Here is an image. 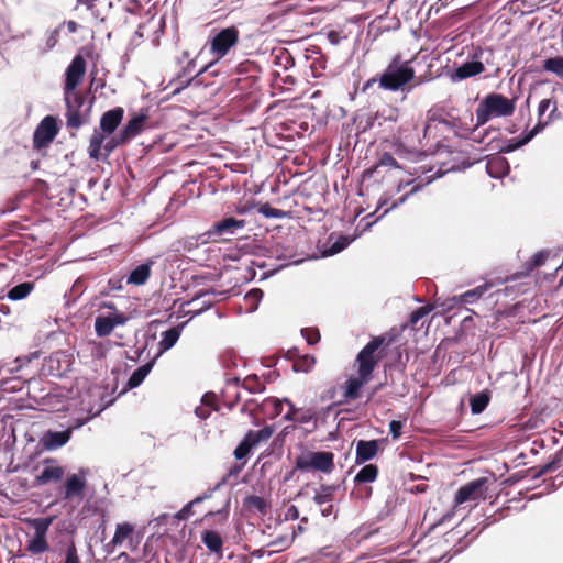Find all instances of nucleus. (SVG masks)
<instances>
[{
    "mask_svg": "<svg viewBox=\"0 0 563 563\" xmlns=\"http://www.w3.org/2000/svg\"><path fill=\"white\" fill-rule=\"evenodd\" d=\"M427 76L416 77L412 60L402 59L400 54L395 55L379 76L366 80L362 87V92H368L375 85L386 91H407L410 92L417 86L428 81Z\"/></svg>",
    "mask_w": 563,
    "mask_h": 563,
    "instance_id": "obj_1",
    "label": "nucleus"
},
{
    "mask_svg": "<svg viewBox=\"0 0 563 563\" xmlns=\"http://www.w3.org/2000/svg\"><path fill=\"white\" fill-rule=\"evenodd\" d=\"M516 109V98L508 99L496 92L486 95L476 108V126L486 124L493 117H509Z\"/></svg>",
    "mask_w": 563,
    "mask_h": 563,
    "instance_id": "obj_2",
    "label": "nucleus"
},
{
    "mask_svg": "<svg viewBox=\"0 0 563 563\" xmlns=\"http://www.w3.org/2000/svg\"><path fill=\"white\" fill-rule=\"evenodd\" d=\"M64 101L66 104L65 117L68 128L78 130L90 121L95 97L87 98L76 91L75 93H64Z\"/></svg>",
    "mask_w": 563,
    "mask_h": 563,
    "instance_id": "obj_3",
    "label": "nucleus"
},
{
    "mask_svg": "<svg viewBox=\"0 0 563 563\" xmlns=\"http://www.w3.org/2000/svg\"><path fill=\"white\" fill-rule=\"evenodd\" d=\"M428 124L426 129L430 128V124L435 122L444 125L448 130L452 131L457 137H466L472 133L471 126L463 122L462 119L451 115L443 108L431 109L428 111Z\"/></svg>",
    "mask_w": 563,
    "mask_h": 563,
    "instance_id": "obj_4",
    "label": "nucleus"
},
{
    "mask_svg": "<svg viewBox=\"0 0 563 563\" xmlns=\"http://www.w3.org/2000/svg\"><path fill=\"white\" fill-rule=\"evenodd\" d=\"M384 343L383 338H373L357 354V373L363 379H369L378 363V357L375 355L377 350Z\"/></svg>",
    "mask_w": 563,
    "mask_h": 563,
    "instance_id": "obj_5",
    "label": "nucleus"
},
{
    "mask_svg": "<svg viewBox=\"0 0 563 563\" xmlns=\"http://www.w3.org/2000/svg\"><path fill=\"white\" fill-rule=\"evenodd\" d=\"M246 224L244 219H236L234 217H224L223 219L214 222L211 228L205 232L207 239L202 241V243H208L210 241L217 242L219 240H228L229 236H232L238 233L239 230H242Z\"/></svg>",
    "mask_w": 563,
    "mask_h": 563,
    "instance_id": "obj_6",
    "label": "nucleus"
},
{
    "mask_svg": "<svg viewBox=\"0 0 563 563\" xmlns=\"http://www.w3.org/2000/svg\"><path fill=\"white\" fill-rule=\"evenodd\" d=\"M85 423V420H76L74 424H69L63 430H52L48 429L43 432L40 438V445L45 451H55L62 446H64L70 440L75 430L81 428Z\"/></svg>",
    "mask_w": 563,
    "mask_h": 563,
    "instance_id": "obj_7",
    "label": "nucleus"
},
{
    "mask_svg": "<svg viewBox=\"0 0 563 563\" xmlns=\"http://www.w3.org/2000/svg\"><path fill=\"white\" fill-rule=\"evenodd\" d=\"M339 489L335 484H321L319 488H313V503L318 506L322 517L332 519L336 518L334 507V494Z\"/></svg>",
    "mask_w": 563,
    "mask_h": 563,
    "instance_id": "obj_8",
    "label": "nucleus"
},
{
    "mask_svg": "<svg viewBox=\"0 0 563 563\" xmlns=\"http://www.w3.org/2000/svg\"><path fill=\"white\" fill-rule=\"evenodd\" d=\"M59 126L57 118L46 115L36 126L33 134V146L36 150L47 147L58 134Z\"/></svg>",
    "mask_w": 563,
    "mask_h": 563,
    "instance_id": "obj_9",
    "label": "nucleus"
},
{
    "mask_svg": "<svg viewBox=\"0 0 563 563\" xmlns=\"http://www.w3.org/2000/svg\"><path fill=\"white\" fill-rule=\"evenodd\" d=\"M239 41V30L229 26L220 30L210 41V49L218 58L225 56Z\"/></svg>",
    "mask_w": 563,
    "mask_h": 563,
    "instance_id": "obj_10",
    "label": "nucleus"
},
{
    "mask_svg": "<svg viewBox=\"0 0 563 563\" xmlns=\"http://www.w3.org/2000/svg\"><path fill=\"white\" fill-rule=\"evenodd\" d=\"M86 73V62L82 56L73 58L65 71L64 93H75Z\"/></svg>",
    "mask_w": 563,
    "mask_h": 563,
    "instance_id": "obj_11",
    "label": "nucleus"
},
{
    "mask_svg": "<svg viewBox=\"0 0 563 563\" xmlns=\"http://www.w3.org/2000/svg\"><path fill=\"white\" fill-rule=\"evenodd\" d=\"M485 70L484 64L478 60V55H474V59L466 60L452 70H448V76L452 82L462 81L474 77Z\"/></svg>",
    "mask_w": 563,
    "mask_h": 563,
    "instance_id": "obj_12",
    "label": "nucleus"
},
{
    "mask_svg": "<svg viewBox=\"0 0 563 563\" xmlns=\"http://www.w3.org/2000/svg\"><path fill=\"white\" fill-rule=\"evenodd\" d=\"M87 471L81 468L79 473H74L67 476L63 485V499L70 500L75 497H81L87 487L86 482Z\"/></svg>",
    "mask_w": 563,
    "mask_h": 563,
    "instance_id": "obj_13",
    "label": "nucleus"
},
{
    "mask_svg": "<svg viewBox=\"0 0 563 563\" xmlns=\"http://www.w3.org/2000/svg\"><path fill=\"white\" fill-rule=\"evenodd\" d=\"M487 482L488 479L486 477H479L461 486L455 494V506L479 498L483 495V488Z\"/></svg>",
    "mask_w": 563,
    "mask_h": 563,
    "instance_id": "obj_14",
    "label": "nucleus"
},
{
    "mask_svg": "<svg viewBox=\"0 0 563 563\" xmlns=\"http://www.w3.org/2000/svg\"><path fill=\"white\" fill-rule=\"evenodd\" d=\"M147 120V109H141L139 113L133 114L120 131L121 140H128V142H130L132 139L137 136L143 131Z\"/></svg>",
    "mask_w": 563,
    "mask_h": 563,
    "instance_id": "obj_15",
    "label": "nucleus"
},
{
    "mask_svg": "<svg viewBox=\"0 0 563 563\" xmlns=\"http://www.w3.org/2000/svg\"><path fill=\"white\" fill-rule=\"evenodd\" d=\"M123 115L124 110L121 107H115L106 111L100 119V130L107 135L113 134L118 126L121 124Z\"/></svg>",
    "mask_w": 563,
    "mask_h": 563,
    "instance_id": "obj_16",
    "label": "nucleus"
},
{
    "mask_svg": "<svg viewBox=\"0 0 563 563\" xmlns=\"http://www.w3.org/2000/svg\"><path fill=\"white\" fill-rule=\"evenodd\" d=\"M486 172L489 177L501 179L509 174L510 165L504 156L497 154L487 159Z\"/></svg>",
    "mask_w": 563,
    "mask_h": 563,
    "instance_id": "obj_17",
    "label": "nucleus"
},
{
    "mask_svg": "<svg viewBox=\"0 0 563 563\" xmlns=\"http://www.w3.org/2000/svg\"><path fill=\"white\" fill-rule=\"evenodd\" d=\"M378 452L377 440H358L356 442V464L365 463L376 456Z\"/></svg>",
    "mask_w": 563,
    "mask_h": 563,
    "instance_id": "obj_18",
    "label": "nucleus"
},
{
    "mask_svg": "<svg viewBox=\"0 0 563 563\" xmlns=\"http://www.w3.org/2000/svg\"><path fill=\"white\" fill-rule=\"evenodd\" d=\"M181 325L172 327L162 332V339L158 343V353L154 356L156 360L166 351L170 350L179 340L181 334Z\"/></svg>",
    "mask_w": 563,
    "mask_h": 563,
    "instance_id": "obj_19",
    "label": "nucleus"
},
{
    "mask_svg": "<svg viewBox=\"0 0 563 563\" xmlns=\"http://www.w3.org/2000/svg\"><path fill=\"white\" fill-rule=\"evenodd\" d=\"M311 457L312 470H317L322 473H330L334 467V454L332 452H311Z\"/></svg>",
    "mask_w": 563,
    "mask_h": 563,
    "instance_id": "obj_20",
    "label": "nucleus"
},
{
    "mask_svg": "<svg viewBox=\"0 0 563 563\" xmlns=\"http://www.w3.org/2000/svg\"><path fill=\"white\" fill-rule=\"evenodd\" d=\"M227 482V478L223 477L219 483H217L213 487L208 488L206 492H203L201 495L195 497L190 503H188L179 512L178 518L179 519H186L190 515V510L195 505L201 504L202 501L209 499L212 497L213 493L220 489L222 485H224Z\"/></svg>",
    "mask_w": 563,
    "mask_h": 563,
    "instance_id": "obj_21",
    "label": "nucleus"
},
{
    "mask_svg": "<svg viewBox=\"0 0 563 563\" xmlns=\"http://www.w3.org/2000/svg\"><path fill=\"white\" fill-rule=\"evenodd\" d=\"M227 482V478L223 477L219 483H217L213 487L208 488L206 492H203L201 495L195 497L190 503H188L179 512L178 518L179 519H186L190 515V510L195 505L201 504L202 501L209 499L212 497L213 493L220 489L222 485H224Z\"/></svg>",
    "mask_w": 563,
    "mask_h": 563,
    "instance_id": "obj_22",
    "label": "nucleus"
},
{
    "mask_svg": "<svg viewBox=\"0 0 563 563\" xmlns=\"http://www.w3.org/2000/svg\"><path fill=\"white\" fill-rule=\"evenodd\" d=\"M227 482V478L223 477L219 483H217L213 487L208 488L206 492H203L201 495L195 497L190 503H188L179 512L178 518L179 519H186L190 515V510L195 505L201 504L202 501L209 499L212 497L213 493L220 489L222 485H224Z\"/></svg>",
    "mask_w": 563,
    "mask_h": 563,
    "instance_id": "obj_23",
    "label": "nucleus"
},
{
    "mask_svg": "<svg viewBox=\"0 0 563 563\" xmlns=\"http://www.w3.org/2000/svg\"><path fill=\"white\" fill-rule=\"evenodd\" d=\"M65 470L62 466H45L41 474L35 477V486L58 482L63 478Z\"/></svg>",
    "mask_w": 563,
    "mask_h": 563,
    "instance_id": "obj_24",
    "label": "nucleus"
},
{
    "mask_svg": "<svg viewBox=\"0 0 563 563\" xmlns=\"http://www.w3.org/2000/svg\"><path fill=\"white\" fill-rule=\"evenodd\" d=\"M152 262L143 263L134 267L128 278L126 283L135 286L144 285L151 275Z\"/></svg>",
    "mask_w": 563,
    "mask_h": 563,
    "instance_id": "obj_25",
    "label": "nucleus"
},
{
    "mask_svg": "<svg viewBox=\"0 0 563 563\" xmlns=\"http://www.w3.org/2000/svg\"><path fill=\"white\" fill-rule=\"evenodd\" d=\"M156 362V357H153L151 361L137 367L129 377L126 387L130 389L139 387L145 379V377L152 371L154 364Z\"/></svg>",
    "mask_w": 563,
    "mask_h": 563,
    "instance_id": "obj_26",
    "label": "nucleus"
},
{
    "mask_svg": "<svg viewBox=\"0 0 563 563\" xmlns=\"http://www.w3.org/2000/svg\"><path fill=\"white\" fill-rule=\"evenodd\" d=\"M205 239H207V235H205V233L179 239L173 243V250L178 253L192 252L199 246L200 243L203 244L202 241Z\"/></svg>",
    "mask_w": 563,
    "mask_h": 563,
    "instance_id": "obj_27",
    "label": "nucleus"
},
{
    "mask_svg": "<svg viewBox=\"0 0 563 563\" xmlns=\"http://www.w3.org/2000/svg\"><path fill=\"white\" fill-rule=\"evenodd\" d=\"M243 507L247 511H254L265 516L268 512L269 503L261 496L250 495L243 499Z\"/></svg>",
    "mask_w": 563,
    "mask_h": 563,
    "instance_id": "obj_28",
    "label": "nucleus"
},
{
    "mask_svg": "<svg viewBox=\"0 0 563 563\" xmlns=\"http://www.w3.org/2000/svg\"><path fill=\"white\" fill-rule=\"evenodd\" d=\"M106 135L101 130L95 129L88 146V154L91 159L99 161L101 158Z\"/></svg>",
    "mask_w": 563,
    "mask_h": 563,
    "instance_id": "obj_29",
    "label": "nucleus"
},
{
    "mask_svg": "<svg viewBox=\"0 0 563 563\" xmlns=\"http://www.w3.org/2000/svg\"><path fill=\"white\" fill-rule=\"evenodd\" d=\"M490 401V391L488 389H484L477 394H474L470 397V407L473 415L482 413L488 406Z\"/></svg>",
    "mask_w": 563,
    "mask_h": 563,
    "instance_id": "obj_30",
    "label": "nucleus"
},
{
    "mask_svg": "<svg viewBox=\"0 0 563 563\" xmlns=\"http://www.w3.org/2000/svg\"><path fill=\"white\" fill-rule=\"evenodd\" d=\"M285 401L275 397L265 398L257 405L263 413H268L271 418H276L282 413L283 405Z\"/></svg>",
    "mask_w": 563,
    "mask_h": 563,
    "instance_id": "obj_31",
    "label": "nucleus"
},
{
    "mask_svg": "<svg viewBox=\"0 0 563 563\" xmlns=\"http://www.w3.org/2000/svg\"><path fill=\"white\" fill-rule=\"evenodd\" d=\"M201 541L210 552L218 553L222 550V538L214 530H205L201 533Z\"/></svg>",
    "mask_w": 563,
    "mask_h": 563,
    "instance_id": "obj_32",
    "label": "nucleus"
},
{
    "mask_svg": "<svg viewBox=\"0 0 563 563\" xmlns=\"http://www.w3.org/2000/svg\"><path fill=\"white\" fill-rule=\"evenodd\" d=\"M274 432L273 426H265L264 428L260 430H250L244 438L246 441L250 442V444L254 448L258 443L268 440Z\"/></svg>",
    "mask_w": 563,
    "mask_h": 563,
    "instance_id": "obj_33",
    "label": "nucleus"
},
{
    "mask_svg": "<svg viewBox=\"0 0 563 563\" xmlns=\"http://www.w3.org/2000/svg\"><path fill=\"white\" fill-rule=\"evenodd\" d=\"M378 467L375 464L363 466L354 477L356 484L372 483L377 478Z\"/></svg>",
    "mask_w": 563,
    "mask_h": 563,
    "instance_id": "obj_34",
    "label": "nucleus"
},
{
    "mask_svg": "<svg viewBox=\"0 0 563 563\" xmlns=\"http://www.w3.org/2000/svg\"><path fill=\"white\" fill-rule=\"evenodd\" d=\"M33 289V283L24 282L9 289L7 297L12 301L22 300L29 296Z\"/></svg>",
    "mask_w": 563,
    "mask_h": 563,
    "instance_id": "obj_35",
    "label": "nucleus"
},
{
    "mask_svg": "<svg viewBox=\"0 0 563 563\" xmlns=\"http://www.w3.org/2000/svg\"><path fill=\"white\" fill-rule=\"evenodd\" d=\"M369 379H363L360 375L358 377H350L346 380L345 396L350 399L358 398L362 386Z\"/></svg>",
    "mask_w": 563,
    "mask_h": 563,
    "instance_id": "obj_36",
    "label": "nucleus"
},
{
    "mask_svg": "<svg viewBox=\"0 0 563 563\" xmlns=\"http://www.w3.org/2000/svg\"><path fill=\"white\" fill-rule=\"evenodd\" d=\"M543 69L563 80V56L549 57L543 62Z\"/></svg>",
    "mask_w": 563,
    "mask_h": 563,
    "instance_id": "obj_37",
    "label": "nucleus"
},
{
    "mask_svg": "<svg viewBox=\"0 0 563 563\" xmlns=\"http://www.w3.org/2000/svg\"><path fill=\"white\" fill-rule=\"evenodd\" d=\"M489 287H490V285H488V284L479 285V286L462 294L460 296V299L464 303H474L475 301H477L481 297H483L487 292Z\"/></svg>",
    "mask_w": 563,
    "mask_h": 563,
    "instance_id": "obj_38",
    "label": "nucleus"
},
{
    "mask_svg": "<svg viewBox=\"0 0 563 563\" xmlns=\"http://www.w3.org/2000/svg\"><path fill=\"white\" fill-rule=\"evenodd\" d=\"M563 460V449H561L559 452H556L551 461L548 463L541 465L537 473L534 474V477L538 478L547 473L554 472L560 467V464Z\"/></svg>",
    "mask_w": 563,
    "mask_h": 563,
    "instance_id": "obj_39",
    "label": "nucleus"
},
{
    "mask_svg": "<svg viewBox=\"0 0 563 563\" xmlns=\"http://www.w3.org/2000/svg\"><path fill=\"white\" fill-rule=\"evenodd\" d=\"M353 240L354 238H350L347 235L338 236L335 241L331 244V246L323 252V255L332 256L342 252L353 242Z\"/></svg>",
    "mask_w": 563,
    "mask_h": 563,
    "instance_id": "obj_40",
    "label": "nucleus"
},
{
    "mask_svg": "<svg viewBox=\"0 0 563 563\" xmlns=\"http://www.w3.org/2000/svg\"><path fill=\"white\" fill-rule=\"evenodd\" d=\"M115 327V322H112L109 317H97L95 321V331L98 336L109 335Z\"/></svg>",
    "mask_w": 563,
    "mask_h": 563,
    "instance_id": "obj_41",
    "label": "nucleus"
},
{
    "mask_svg": "<svg viewBox=\"0 0 563 563\" xmlns=\"http://www.w3.org/2000/svg\"><path fill=\"white\" fill-rule=\"evenodd\" d=\"M222 397L225 406L229 410H232L235 404L241 400V395L238 389H234V385L227 384L225 388L222 391Z\"/></svg>",
    "mask_w": 563,
    "mask_h": 563,
    "instance_id": "obj_42",
    "label": "nucleus"
},
{
    "mask_svg": "<svg viewBox=\"0 0 563 563\" xmlns=\"http://www.w3.org/2000/svg\"><path fill=\"white\" fill-rule=\"evenodd\" d=\"M242 388L247 390L250 394L263 393L266 389L257 375H249L245 377L242 382Z\"/></svg>",
    "mask_w": 563,
    "mask_h": 563,
    "instance_id": "obj_43",
    "label": "nucleus"
},
{
    "mask_svg": "<svg viewBox=\"0 0 563 563\" xmlns=\"http://www.w3.org/2000/svg\"><path fill=\"white\" fill-rule=\"evenodd\" d=\"M54 517H42V518H35L32 519L31 526L34 529V536H44L46 537V533L49 529V526L53 523Z\"/></svg>",
    "mask_w": 563,
    "mask_h": 563,
    "instance_id": "obj_44",
    "label": "nucleus"
},
{
    "mask_svg": "<svg viewBox=\"0 0 563 563\" xmlns=\"http://www.w3.org/2000/svg\"><path fill=\"white\" fill-rule=\"evenodd\" d=\"M314 364H316L314 356H312L310 354H305V355L298 356V358L295 361V364H292V368L295 372L308 373L312 369Z\"/></svg>",
    "mask_w": 563,
    "mask_h": 563,
    "instance_id": "obj_45",
    "label": "nucleus"
},
{
    "mask_svg": "<svg viewBox=\"0 0 563 563\" xmlns=\"http://www.w3.org/2000/svg\"><path fill=\"white\" fill-rule=\"evenodd\" d=\"M27 550L33 554H41L48 550L46 537L34 536L27 543Z\"/></svg>",
    "mask_w": 563,
    "mask_h": 563,
    "instance_id": "obj_46",
    "label": "nucleus"
},
{
    "mask_svg": "<svg viewBox=\"0 0 563 563\" xmlns=\"http://www.w3.org/2000/svg\"><path fill=\"white\" fill-rule=\"evenodd\" d=\"M274 64L287 70L295 65V60L287 49H282L274 56Z\"/></svg>",
    "mask_w": 563,
    "mask_h": 563,
    "instance_id": "obj_47",
    "label": "nucleus"
},
{
    "mask_svg": "<svg viewBox=\"0 0 563 563\" xmlns=\"http://www.w3.org/2000/svg\"><path fill=\"white\" fill-rule=\"evenodd\" d=\"M132 531L133 527L130 523H119L117 526L111 543L113 545L122 544V542L129 537V534Z\"/></svg>",
    "mask_w": 563,
    "mask_h": 563,
    "instance_id": "obj_48",
    "label": "nucleus"
},
{
    "mask_svg": "<svg viewBox=\"0 0 563 563\" xmlns=\"http://www.w3.org/2000/svg\"><path fill=\"white\" fill-rule=\"evenodd\" d=\"M423 185H416L411 188V190L409 192H407L406 195L399 197L397 200H395L391 206L389 208H387L380 216H378L373 222H371L368 225H372L374 222H376L377 220H379L382 217H384L385 214H387L390 210L393 209H396L398 208L399 206H401L402 203H405L407 201V199L418 192L421 188H422Z\"/></svg>",
    "mask_w": 563,
    "mask_h": 563,
    "instance_id": "obj_49",
    "label": "nucleus"
},
{
    "mask_svg": "<svg viewBox=\"0 0 563 563\" xmlns=\"http://www.w3.org/2000/svg\"><path fill=\"white\" fill-rule=\"evenodd\" d=\"M258 213L264 216L265 218H273V219H283L287 216V212L272 207L269 203H262L258 207Z\"/></svg>",
    "mask_w": 563,
    "mask_h": 563,
    "instance_id": "obj_50",
    "label": "nucleus"
},
{
    "mask_svg": "<svg viewBox=\"0 0 563 563\" xmlns=\"http://www.w3.org/2000/svg\"><path fill=\"white\" fill-rule=\"evenodd\" d=\"M528 143L523 134H520L517 137L507 140L506 144L499 150V153H511Z\"/></svg>",
    "mask_w": 563,
    "mask_h": 563,
    "instance_id": "obj_51",
    "label": "nucleus"
},
{
    "mask_svg": "<svg viewBox=\"0 0 563 563\" xmlns=\"http://www.w3.org/2000/svg\"><path fill=\"white\" fill-rule=\"evenodd\" d=\"M551 109V112L549 114V121L552 120L554 113L556 112L558 110V107H556V101L553 99V98H545V99H542L540 102H539V106H538V115H539V119H541L543 117V114L550 109Z\"/></svg>",
    "mask_w": 563,
    "mask_h": 563,
    "instance_id": "obj_52",
    "label": "nucleus"
},
{
    "mask_svg": "<svg viewBox=\"0 0 563 563\" xmlns=\"http://www.w3.org/2000/svg\"><path fill=\"white\" fill-rule=\"evenodd\" d=\"M64 24L65 23L59 24L57 27H55L48 33L45 41V46L40 48L42 53H47L56 46V44L58 43L59 32Z\"/></svg>",
    "mask_w": 563,
    "mask_h": 563,
    "instance_id": "obj_53",
    "label": "nucleus"
},
{
    "mask_svg": "<svg viewBox=\"0 0 563 563\" xmlns=\"http://www.w3.org/2000/svg\"><path fill=\"white\" fill-rule=\"evenodd\" d=\"M129 143L128 140H121V132L111 136L103 145V156L108 157L118 146Z\"/></svg>",
    "mask_w": 563,
    "mask_h": 563,
    "instance_id": "obj_54",
    "label": "nucleus"
},
{
    "mask_svg": "<svg viewBox=\"0 0 563 563\" xmlns=\"http://www.w3.org/2000/svg\"><path fill=\"white\" fill-rule=\"evenodd\" d=\"M296 470L301 472H309L312 470L311 452L301 453L295 460Z\"/></svg>",
    "mask_w": 563,
    "mask_h": 563,
    "instance_id": "obj_55",
    "label": "nucleus"
},
{
    "mask_svg": "<svg viewBox=\"0 0 563 563\" xmlns=\"http://www.w3.org/2000/svg\"><path fill=\"white\" fill-rule=\"evenodd\" d=\"M253 446L246 441L245 438L241 440V442L234 449L233 455L236 460L241 461L247 457Z\"/></svg>",
    "mask_w": 563,
    "mask_h": 563,
    "instance_id": "obj_56",
    "label": "nucleus"
},
{
    "mask_svg": "<svg viewBox=\"0 0 563 563\" xmlns=\"http://www.w3.org/2000/svg\"><path fill=\"white\" fill-rule=\"evenodd\" d=\"M301 334L309 345H314L320 340L319 330L316 328H305L301 330Z\"/></svg>",
    "mask_w": 563,
    "mask_h": 563,
    "instance_id": "obj_57",
    "label": "nucleus"
},
{
    "mask_svg": "<svg viewBox=\"0 0 563 563\" xmlns=\"http://www.w3.org/2000/svg\"><path fill=\"white\" fill-rule=\"evenodd\" d=\"M431 311V308L428 306H422L415 309L409 316V322L415 325L417 324L424 316H427Z\"/></svg>",
    "mask_w": 563,
    "mask_h": 563,
    "instance_id": "obj_58",
    "label": "nucleus"
},
{
    "mask_svg": "<svg viewBox=\"0 0 563 563\" xmlns=\"http://www.w3.org/2000/svg\"><path fill=\"white\" fill-rule=\"evenodd\" d=\"M548 253L544 251H540L536 253L530 261L527 263L528 269L532 271L537 267H540L544 264Z\"/></svg>",
    "mask_w": 563,
    "mask_h": 563,
    "instance_id": "obj_59",
    "label": "nucleus"
},
{
    "mask_svg": "<svg viewBox=\"0 0 563 563\" xmlns=\"http://www.w3.org/2000/svg\"><path fill=\"white\" fill-rule=\"evenodd\" d=\"M216 63H209L208 65L203 66L200 68V70L196 74V76H194L192 78H190L187 82H186V86L190 85V84H195V85H200L201 84V80L199 79V76L202 74V73H206V71H209L211 75H216L217 71L216 70H212L213 66H214Z\"/></svg>",
    "mask_w": 563,
    "mask_h": 563,
    "instance_id": "obj_60",
    "label": "nucleus"
},
{
    "mask_svg": "<svg viewBox=\"0 0 563 563\" xmlns=\"http://www.w3.org/2000/svg\"><path fill=\"white\" fill-rule=\"evenodd\" d=\"M377 166H389L394 168H399V164L396 158L388 152L382 154Z\"/></svg>",
    "mask_w": 563,
    "mask_h": 563,
    "instance_id": "obj_61",
    "label": "nucleus"
},
{
    "mask_svg": "<svg viewBox=\"0 0 563 563\" xmlns=\"http://www.w3.org/2000/svg\"><path fill=\"white\" fill-rule=\"evenodd\" d=\"M283 401L288 406V411L284 415L285 421H295L296 416L298 415L299 410L296 408L294 402L288 398H283Z\"/></svg>",
    "mask_w": 563,
    "mask_h": 563,
    "instance_id": "obj_62",
    "label": "nucleus"
},
{
    "mask_svg": "<svg viewBox=\"0 0 563 563\" xmlns=\"http://www.w3.org/2000/svg\"><path fill=\"white\" fill-rule=\"evenodd\" d=\"M547 124H548V122L539 121L530 131H526L522 134L526 137V140L528 142H530L536 135H538L540 132H542L544 130Z\"/></svg>",
    "mask_w": 563,
    "mask_h": 563,
    "instance_id": "obj_63",
    "label": "nucleus"
},
{
    "mask_svg": "<svg viewBox=\"0 0 563 563\" xmlns=\"http://www.w3.org/2000/svg\"><path fill=\"white\" fill-rule=\"evenodd\" d=\"M313 417H314V415L311 410L300 409L298 415L295 418V421L300 424H305V423H309L313 419Z\"/></svg>",
    "mask_w": 563,
    "mask_h": 563,
    "instance_id": "obj_64",
    "label": "nucleus"
}]
</instances>
